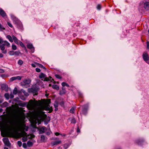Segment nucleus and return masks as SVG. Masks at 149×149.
Segmentation results:
<instances>
[{
	"label": "nucleus",
	"instance_id": "9d476101",
	"mask_svg": "<svg viewBox=\"0 0 149 149\" xmlns=\"http://www.w3.org/2000/svg\"><path fill=\"white\" fill-rule=\"evenodd\" d=\"M38 86H35L31 88V91L33 93H35V95H37V92L39 90Z\"/></svg>",
	"mask_w": 149,
	"mask_h": 149
},
{
	"label": "nucleus",
	"instance_id": "79ce46f5",
	"mask_svg": "<svg viewBox=\"0 0 149 149\" xmlns=\"http://www.w3.org/2000/svg\"><path fill=\"white\" fill-rule=\"evenodd\" d=\"M17 144H18V146L19 147H20L22 145V143L20 141H17Z\"/></svg>",
	"mask_w": 149,
	"mask_h": 149
},
{
	"label": "nucleus",
	"instance_id": "4d7b16f0",
	"mask_svg": "<svg viewBox=\"0 0 149 149\" xmlns=\"http://www.w3.org/2000/svg\"><path fill=\"white\" fill-rule=\"evenodd\" d=\"M36 70L37 72H40V71H41L40 69H39V68H37L36 69Z\"/></svg>",
	"mask_w": 149,
	"mask_h": 149
},
{
	"label": "nucleus",
	"instance_id": "b1692460",
	"mask_svg": "<svg viewBox=\"0 0 149 149\" xmlns=\"http://www.w3.org/2000/svg\"><path fill=\"white\" fill-rule=\"evenodd\" d=\"M15 128L13 125H12L9 130L10 132H12L13 131L15 130Z\"/></svg>",
	"mask_w": 149,
	"mask_h": 149
},
{
	"label": "nucleus",
	"instance_id": "864d4df0",
	"mask_svg": "<svg viewBox=\"0 0 149 149\" xmlns=\"http://www.w3.org/2000/svg\"><path fill=\"white\" fill-rule=\"evenodd\" d=\"M23 147L24 148H27V145L25 143H24L23 144Z\"/></svg>",
	"mask_w": 149,
	"mask_h": 149
},
{
	"label": "nucleus",
	"instance_id": "393cba45",
	"mask_svg": "<svg viewBox=\"0 0 149 149\" xmlns=\"http://www.w3.org/2000/svg\"><path fill=\"white\" fill-rule=\"evenodd\" d=\"M6 37L10 42H13V40L12 39V37L11 36L9 35H8Z\"/></svg>",
	"mask_w": 149,
	"mask_h": 149
},
{
	"label": "nucleus",
	"instance_id": "c9c22d12",
	"mask_svg": "<svg viewBox=\"0 0 149 149\" xmlns=\"http://www.w3.org/2000/svg\"><path fill=\"white\" fill-rule=\"evenodd\" d=\"M74 109L73 107L70 110V112L71 113H74Z\"/></svg>",
	"mask_w": 149,
	"mask_h": 149
},
{
	"label": "nucleus",
	"instance_id": "5fc2aeb1",
	"mask_svg": "<svg viewBox=\"0 0 149 149\" xmlns=\"http://www.w3.org/2000/svg\"><path fill=\"white\" fill-rule=\"evenodd\" d=\"M13 94L12 93H11L10 95V97L11 99H12L14 97V96L13 95Z\"/></svg>",
	"mask_w": 149,
	"mask_h": 149
},
{
	"label": "nucleus",
	"instance_id": "4468645a",
	"mask_svg": "<svg viewBox=\"0 0 149 149\" xmlns=\"http://www.w3.org/2000/svg\"><path fill=\"white\" fill-rule=\"evenodd\" d=\"M34 105V102L33 100H30L29 101V102L28 104V106L30 108H32Z\"/></svg>",
	"mask_w": 149,
	"mask_h": 149
},
{
	"label": "nucleus",
	"instance_id": "ea45409f",
	"mask_svg": "<svg viewBox=\"0 0 149 149\" xmlns=\"http://www.w3.org/2000/svg\"><path fill=\"white\" fill-rule=\"evenodd\" d=\"M19 43L20 45L22 47L24 48V47H25L24 44L22 42L19 41Z\"/></svg>",
	"mask_w": 149,
	"mask_h": 149
},
{
	"label": "nucleus",
	"instance_id": "a878e982",
	"mask_svg": "<svg viewBox=\"0 0 149 149\" xmlns=\"http://www.w3.org/2000/svg\"><path fill=\"white\" fill-rule=\"evenodd\" d=\"M17 93V89L16 87H15L13 91V94L14 95L16 94Z\"/></svg>",
	"mask_w": 149,
	"mask_h": 149
},
{
	"label": "nucleus",
	"instance_id": "69168bd1",
	"mask_svg": "<svg viewBox=\"0 0 149 149\" xmlns=\"http://www.w3.org/2000/svg\"><path fill=\"white\" fill-rule=\"evenodd\" d=\"M77 132H80V129H79V127H77Z\"/></svg>",
	"mask_w": 149,
	"mask_h": 149
},
{
	"label": "nucleus",
	"instance_id": "f3484780",
	"mask_svg": "<svg viewBox=\"0 0 149 149\" xmlns=\"http://www.w3.org/2000/svg\"><path fill=\"white\" fill-rule=\"evenodd\" d=\"M3 43L2 44V45L4 46H6L8 47H10V44L9 42H7L6 40H5L3 41Z\"/></svg>",
	"mask_w": 149,
	"mask_h": 149
},
{
	"label": "nucleus",
	"instance_id": "37998d69",
	"mask_svg": "<svg viewBox=\"0 0 149 149\" xmlns=\"http://www.w3.org/2000/svg\"><path fill=\"white\" fill-rule=\"evenodd\" d=\"M5 29V28L3 26L0 24V30H4Z\"/></svg>",
	"mask_w": 149,
	"mask_h": 149
},
{
	"label": "nucleus",
	"instance_id": "49530a36",
	"mask_svg": "<svg viewBox=\"0 0 149 149\" xmlns=\"http://www.w3.org/2000/svg\"><path fill=\"white\" fill-rule=\"evenodd\" d=\"M14 41L16 44L18 45L19 44V41L17 39L16 40H14Z\"/></svg>",
	"mask_w": 149,
	"mask_h": 149
},
{
	"label": "nucleus",
	"instance_id": "c756f323",
	"mask_svg": "<svg viewBox=\"0 0 149 149\" xmlns=\"http://www.w3.org/2000/svg\"><path fill=\"white\" fill-rule=\"evenodd\" d=\"M19 106L22 107H24L26 106V104L24 103H19Z\"/></svg>",
	"mask_w": 149,
	"mask_h": 149
},
{
	"label": "nucleus",
	"instance_id": "72a5a7b5",
	"mask_svg": "<svg viewBox=\"0 0 149 149\" xmlns=\"http://www.w3.org/2000/svg\"><path fill=\"white\" fill-rule=\"evenodd\" d=\"M12 48L13 50H15L17 49L16 46L13 44L12 45Z\"/></svg>",
	"mask_w": 149,
	"mask_h": 149
},
{
	"label": "nucleus",
	"instance_id": "39448f33",
	"mask_svg": "<svg viewBox=\"0 0 149 149\" xmlns=\"http://www.w3.org/2000/svg\"><path fill=\"white\" fill-rule=\"evenodd\" d=\"M143 58L144 60L146 63H149V56L146 52H144L143 54Z\"/></svg>",
	"mask_w": 149,
	"mask_h": 149
},
{
	"label": "nucleus",
	"instance_id": "e2e57ef3",
	"mask_svg": "<svg viewBox=\"0 0 149 149\" xmlns=\"http://www.w3.org/2000/svg\"><path fill=\"white\" fill-rule=\"evenodd\" d=\"M57 139H58V138L57 137L56 138H52L51 139L52 140H55Z\"/></svg>",
	"mask_w": 149,
	"mask_h": 149
},
{
	"label": "nucleus",
	"instance_id": "13d9d810",
	"mask_svg": "<svg viewBox=\"0 0 149 149\" xmlns=\"http://www.w3.org/2000/svg\"><path fill=\"white\" fill-rule=\"evenodd\" d=\"M27 138H23L22 139V141L23 142H24L26 141Z\"/></svg>",
	"mask_w": 149,
	"mask_h": 149
},
{
	"label": "nucleus",
	"instance_id": "6e6d98bb",
	"mask_svg": "<svg viewBox=\"0 0 149 149\" xmlns=\"http://www.w3.org/2000/svg\"><path fill=\"white\" fill-rule=\"evenodd\" d=\"M14 54L16 55H19V52L18 51L14 52Z\"/></svg>",
	"mask_w": 149,
	"mask_h": 149
},
{
	"label": "nucleus",
	"instance_id": "a19ab883",
	"mask_svg": "<svg viewBox=\"0 0 149 149\" xmlns=\"http://www.w3.org/2000/svg\"><path fill=\"white\" fill-rule=\"evenodd\" d=\"M15 79V77H13L11 78L10 79V81H12Z\"/></svg>",
	"mask_w": 149,
	"mask_h": 149
},
{
	"label": "nucleus",
	"instance_id": "4c0bfd02",
	"mask_svg": "<svg viewBox=\"0 0 149 149\" xmlns=\"http://www.w3.org/2000/svg\"><path fill=\"white\" fill-rule=\"evenodd\" d=\"M9 53L10 55H14V51H10Z\"/></svg>",
	"mask_w": 149,
	"mask_h": 149
},
{
	"label": "nucleus",
	"instance_id": "3c124183",
	"mask_svg": "<svg viewBox=\"0 0 149 149\" xmlns=\"http://www.w3.org/2000/svg\"><path fill=\"white\" fill-rule=\"evenodd\" d=\"M7 24L8 25V26L10 27L11 28L13 27V26L12 24L10 22H8L7 23Z\"/></svg>",
	"mask_w": 149,
	"mask_h": 149
},
{
	"label": "nucleus",
	"instance_id": "5701e85b",
	"mask_svg": "<svg viewBox=\"0 0 149 149\" xmlns=\"http://www.w3.org/2000/svg\"><path fill=\"white\" fill-rule=\"evenodd\" d=\"M41 140L43 142H45L46 140H47V138H46V139L45 136L43 135H42L41 136Z\"/></svg>",
	"mask_w": 149,
	"mask_h": 149
},
{
	"label": "nucleus",
	"instance_id": "423d86ee",
	"mask_svg": "<svg viewBox=\"0 0 149 149\" xmlns=\"http://www.w3.org/2000/svg\"><path fill=\"white\" fill-rule=\"evenodd\" d=\"M43 109L46 111H49V113H51L53 111V108L52 107H50L49 105H44L43 106Z\"/></svg>",
	"mask_w": 149,
	"mask_h": 149
},
{
	"label": "nucleus",
	"instance_id": "338daca9",
	"mask_svg": "<svg viewBox=\"0 0 149 149\" xmlns=\"http://www.w3.org/2000/svg\"><path fill=\"white\" fill-rule=\"evenodd\" d=\"M31 49V51L32 53H33L34 51V47H33L32 49Z\"/></svg>",
	"mask_w": 149,
	"mask_h": 149
},
{
	"label": "nucleus",
	"instance_id": "8fccbe9b",
	"mask_svg": "<svg viewBox=\"0 0 149 149\" xmlns=\"http://www.w3.org/2000/svg\"><path fill=\"white\" fill-rule=\"evenodd\" d=\"M23 93L24 94V95L26 96H27L29 95V94L27 93L25 91H24L23 92Z\"/></svg>",
	"mask_w": 149,
	"mask_h": 149
},
{
	"label": "nucleus",
	"instance_id": "f257e3e1",
	"mask_svg": "<svg viewBox=\"0 0 149 149\" xmlns=\"http://www.w3.org/2000/svg\"><path fill=\"white\" fill-rule=\"evenodd\" d=\"M35 116L38 120H44V123L45 125L47 124L50 120V117H47V115L45 114L44 112L42 111H39L37 112L35 114Z\"/></svg>",
	"mask_w": 149,
	"mask_h": 149
},
{
	"label": "nucleus",
	"instance_id": "2eb2a0df",
	"mask_svg": "<svg viewBox=\"0 0 149 149\" xmlns=\"http://www.w3.org/2000/svg\"><path fill=\"white\" fill-rule=\"evenodd\" d=\"M66 93V90L65 88L64 87H62V90L60 91L59 94L60 95H62L63 94H65Z\"/></svg>",
	"mask_w": 149,
	"mask_h": 149
},
{
	"label": "nucleus",
	"instance_id": "6e6552de",
	"mask_svg": "<svg viewBox=\"0 0 149 149\" xmlns=\"http://www.w3.org/2000/svg\"><path fill=\"white\" fill-rule=\"evenodd\" d=\"M3 141L6 146L8 147L10 146L11 144L8 138H3Z\"/></svg>",
	"mask_w": 149,
	"mask_h": 149
},
{
	"label": "nucleus",
	"instance_id": "412c9836",
	"mask_svg": "<svg viewBox=\"0 0 149 149\" xmlns=\"http://www.w3.org/2000/svg\"><path fill=\"white\" fill-rule=\"evenodd\" d=\"M70 145V144L69 143H66L63 145V146L65 149H67Z\"/></svg>",
	"mask_w": 149,
	"mask_h": 149
},
{
	"label": "nucleus",
	"instance_id": "de8ad7c7",
	"mask_svg": "<svg viewBox=\"0 0 149 149\" xmlns=\"http://www.w3.org/2000/svg\"><path fill=\"white\" fill-rule=\"evenodd\" d=\"M97 8L98 10H100L101 8V6L100 4H98L97 6Z\"/></svg>",
	"mask_w": 149,
	"mask_h": 149
},
{
	"label": "nucleus",
	"instance_id": "6ab92c4d",
	"mask_svg": "<svg viewBox=\"0 0 149 149\" xmlns=\"http://www.w3.org/2000/svg\"><path fill=\"white\" fill-rule=\"evenodd\" d=\"M45 104L46 105H49V104L51 103V99H48L46 100H45Z\"/></svg>",
	"mask_w": 149,
	"mask_h": 149
},
{
	"label": "nucleus",
	"instance_id": "a211bd4d",
	"mask_svg": "<svg viewBox=\"0 0 149 149\" xmlns=\"http://www.w3.org/2000/svg\"><path fill=\"white\" fill-rule=\"evenodd\" d=\"M46 127L45 126H43L39 130L40 134H42L45 132V129Z\"/></svg>",
	"mask_w": 149,
	"mask_h": 149
},
{
	"label": "nucleus",
	"instance_id": "bb28decb",
	"mask_svg": "<svg viewBox=\"0 0 149 149\" xmlns=\"http://www.w3.org/2000/svg\"><path fill=\"white\" fill-rule=\"evenodd\" d=\"M36 64L40 68H43V69L45 68V67L41 64H40L39 63H36Z\"/></svg>",
	"mask_w": 149,
	"mask_h": 149
},
{
	"label": "nucleus",
	"instance_id": "1a4fd4ad",
	"mask_svg": "<svg viewBox=\"0 0 149 149\" xmlns=\"http://www.w3.org/2000/svg\"><path fill=\"white\" fill-rule=\"evenodd\" d=\"M61 141L60 140H58L56 141H53L51 142V145L52 146L57 145L61 143Z\"/></svg>",
	"mask_w": 149,
	"mask_h": 149
},
{
	"label": "nucleus",
	"instance_id": "20e7f679",
	"mask_svg": "<svg viewBox=\"0 0 149 149\" xmlns=\"http://www.w3.org/2000/svg\"><path fill=\"white\" fill-rule=\"evenodd\" d=\"M88 105L89 104L88 103H87L82 106V110L81 111V113L82 114L86 115L87 113L88 109Z\"/></svg>",
	"mask_w": 149,
	"mask_h": 149
},
{
	"label": "nucleus",
	"instance_id": "bf43d9fd",
	"mask_svg": "<svg viewBox=\"0 0 149 149\" xmlns=\"http://www.w3.org/2000/svg\"><path fill=\"white\" fill-rule=\"evenodd\" d=\"M147 49H149V41L147 42Z\"/></svg>",
	"mask_w": 149,
	"mask_h": 149
},
{
	"label": "nucleus",
	"instance_id": "f8f14e48",
	"mask_svg": "<svg viewBox=\"0 0 149 149\" xmlns=\"http://www.w3.org/2000/svg\"><path fill=\"white\" fill-rule=\"evenodd\" d=\"M143 6L144 9L147 10H149V2H146L143 4Z\"/></svg>",
	"mask_w": 149,
	"mask_h": 149
},
{
	"label": "nucleus",
	"instance_id": "0eeeda50",
	"mask_svg": "<svg viewBox=\"0 0 149 149\" xmlns=\"http://www.w3.org/2000/svg\"><path fill=\"white\" fill-rule=\"evenodd\" d=\"M144 142L145 141L142 138H139L135 141V142L137 145L141 146Z\"/></svg>",
	"mask_w": 149,
	"mask_h": 149
},
{
	"label": "nucleus",
	"instance_id": "680f3d73",
	"mask_svg": "<svg viewBox=\"0 0 149 149\" xmlns=\"http://www.w3.org/2000/svg\"><path fill=\"white\" fill-rule=\"evenodd\" d=\"M55 134L56 136H58V135H62V134H60L58 132H56L55 133Z\"/></svg>",
	"mask_w": 149,
	"mask_h": 149
},
{
	"label": "nucleus",
	"instance_id": "f03ea898",
	"mask_svg": "<svg viewBox=\"0 0 149 149\" xmlns=\"http://www.w3.org/2000/svg\"><path fill=\"white\" fill-rule=\"evenodd\" d=\"M31 82V80L30 79H25L21 82L20 84L22 87L27 88L30 86V84Z\"/></svg>",
	"mask_w": 149,
	"mask_h": 149
},
{
	"label": "nucleus",
	"instance_id": "9b49d317",
	"mask_svg": "<svg viewBox=\"0 0 149 149\" xmlns=\"http://www.w3.org/2000/svg\"><path fill=\"white\" fill-rule=\"evenodd\" d=\"M1 88L2 90L7 91L8 90V87L7 85L6 84H3L1 85Z\"/></svg>",
	"mask_w": 149,
	"mask_h": 149
},
{
	"label": "nucleus",
	"instance_id": "052dcab7",
	"mask_svg": "<svg viewBox=\"0 0 149 149\" xmlns=\"http://www.w3.org/2000/svg\"><path fill=\"white\" fill-rule=\"evenodd\" d=\"M4 72V70L2 69H0V73H3Z\"/></svg>",
	"mask_w": 149,
	"mask_h": 149
},
{
	"label": "nucleus",
	"instance_id": "58836bf2",
	"mask_svg": "<svg viewBox=\"0 0 149 149\" xmlns=\"http://www.w3.org/2000/svg\"><path fill=\"white\" fill-rule=\"evenodd\" d=\"M55 76L58 79H61L62 78L58 74H56L55 75Z\"/></svg>",
	"mask_w": 149,
	"mask_h": 149
},
{
	"label": "nucleus",
	"instance_id": "4be33fe9",
	"mask_svg": "<svg viewBox=\"0 0 149 149\" xmlns=\"http://www.w3.org/2000/svg\"><path fill=\"white\" fill-rule=\"evenodd\" d=\"M52 88L54 89H56L57 90H58L59 89V87L58 86L55 85V84H54L52 86Z\"/></svg>",
	"mask_w": 149,
	"mask_h": 149
},
{
	"label": "nucleus",
	"instance_id": "c03bdc74",
	"mask_svg": "<svg viewBox=\"0 0 149 149\" xmlns=\"http://www.w3.org/2000/svg\"><path fill=\"white\" fill-rule=\"evenodd\" d=\"M25 126V125L24 124H22L21 125H19V127H22V129L23 130H24L25 129H24V127Z\"/></svg>",
	"mask_w": 149,
	"mask_h": 149
},
{
	"label": "nucleus",
	"instance_id": "c85d7f7f",
	"mask_svg": "<svg viewBox=\"0 0 149 149\" xmlns=\"http://www.w3.org/2000/svg\"><path fill=\"white\" fill-rule=\"evenodd\" d=\"M4 97L7 99H8L10 98V95L8 93H6L4 94Z\"/></svg>",
	"mask_w": 149,
	"mask_h": 149
},
{
	"label": "nucleus",
	"instance_id": "603ef678",
	"mask_svg": "<svg viewBox=\"0 0 149 149\" xmlns=\"http://www.w3.org/2000/svg\"><path fill=\"white\" fill-rule=\"evenodd\" d=\"M67 83L65 82H63L62 83V85L64 87L65 86H66V84Z\"/></svg>",
	"mask_w": 149,
	"mask_h": 149
},
{
	"label": "nucleus",
	"instance_id": "ddd939ff",
	"mask_svg": "<svg viewBox=\"0 0 149 149\" xmlns=\"http://www.w3.org/2000/svg\"><path fill=\"white\" fill-rule=\"evenodd\" d=\"M0 15L2 17L7 16V15L5 12L2 9L0 8Z\"/></svg>",
	"mask_w": 149,
	"mask_h": 149
},
{
	"label": "nucleus",
	"instance_id": "f704fd0d",
	"mask_svg": "<svg viewBox=\"0 0 149 149\" xmlns=\"http://www.w3.org/2000/svg\"><path fill=\"white\" fill-rule=\"evenodd\" d=\"M15 77V79H18V80H21L22 77H21L20 76H17Z\"/></svg>",
	"mask_w": 149,
	"mask_h": 149
},
{
	"label": "nucleus",
	"instance_id": "0e129e2a",
	"mask_svg": "<svg viewBox=\"0 0 149 149\" xmlns=\"http://www.w3.org/2000/svg\"><path fill=\"white\" fill-rule=\"evenodd\" d=\"M3 39L1 38H0V44H1L3 43Z\"/></svg>",
	"mask_w": 149,
	"mask_h": 149
},
{
	"label": "nucleus",
	"instance_id": "dca6fc26",
	"mask_svg": "<svg viewBox=\"0 0 149 149\" xmlns=\"http://www.w3.org/2000/svg\"><path fill=\"white\" fill-rule=\"evenodd\" d=\"M1 50L3 51L2 53L4 54H6L7 53V50H4L5 47L3 45H2L0 46Z\"/></svg>",
	"mask_w": 149,
	"mask_h": 149
},
{
	"label": "nucleus",
	"instance_id": "cd10ccee",
	"mask_svg": "<svg viewBox=\"0 0 149 149\" xmlns=\"http://www.w3.org/2000/svg\"><path fill=\"white\" fill-rule=\"evenodd\" d=\"M27 47L29 49H32L33 47L32 44H28L27 45Z\"/></svg>",
	"mask_w": 149,
	"mask_h": 149
},
{
	"label": "nucleus",
	"instance_id": "e433bc0d",
	"mask_svg": "<svg viewBox=\"0 0 149 149\" xmlns=\"http://www.w3.org/2000/svg\"><path fill=\"white\" fill-rule=\"evenodd\" d=\"M23 63V61L22 60H19L18 62V64L20 65H22Z\"/></svg>",
	"mask_w": 149,
	"mask_h": 149
},
{
	"label": "nucleus",
	"instance_id": "774afa93",
	"mask_svg": "<svg viewBox=\"0 0 149 149\" xmlns=\"http://www.w3.org/2000/svg\"><path fill=\"white\" fill-rule=\"evenodd\" d=\"M31 66L34 68H35L36 67V65L35 64L32 63L31 64Z\"/></svg>",
	"mask_w": 149,
	"mask_h": 149
},
{
	"label": "nucleus",
	"instance_id": "09e8293b",
	"mask_svg": "<svg viewBox=\"0 0 149 149\" xmlns=\"http://www.w3.org/2000/svg\"><path fill=\"white\" fill-rule=\"evenodd\" d=\"M12 37V38H12L13 40L14 41V40H16L17 39L16 38V37L15 36H14V35H13Z\"/></svg>",
	"mask_w": 149,
	"mask_h": 149
},
{
	"label": "nucleus",
	"instance_id": "7c9ffc66",
	"mask_svg": "<svg viewBox=\"0 0 149 149\" xmlns=\"http://www.w3.org/2000/svg\"><path fill=\"white\" fill-rule=\"evenodd\" d=\"M27 144L30 147L33 145V143L30 141H28L27 142Z\"/></svg>",
	"mask_w": 149,
	"mask_h": 149
},
{
	"label": "nucleus",
	"instance_id": "7ed1b4c3",
	"mask_svg": "<svg viewBox=\"0 0 149 149\" xmlns=\"http://www.w3.org/2000/svg\"><path fill=\"white\" fill-rule=\"evenodd\" d=\"M39 77L40 79H42V80L44 81H49L52 78L50 76L49 77H46V75L42 73H41L39 76Z\"/></svg>",
	"mask_w": 149,
	"mask_h": 149
},
{
	"label": "nucleus",
	"instance_id": "aec40b11",
	"mask_svg": "<svg viewBox=\"0 0 149 149\" xmlns=\"http://www.w3.org/2000/svg\"><path fill=\"white\" fill-rule=\"evenodd\" d=\"M8 103L6 102H4L2 104L0 105L1 107H6L8 106Z\"/></svg>",
	"mask_w": 149,
	"mask_h": 149
},
{
	"label": "nucleus",
	"instance_id": "a18cd8bd",
	"mask_svg": "<svg viewBox=\"0 0 149 149\" xmlns=\"http://www.w3.org/2000/svg\"><path fill=\"white\" fill-rule=\"evenodd\" d=\"M54 106L55 108L58 107V103L57 102H55V103L54 104Z\"/></svg>",
	"mask_w": 149,
	"mask_h": 149
},
{
	"label": "nucleus",
	"instance_id": "2f4dec72",
	"mask_svg": "<svg viewBox=\"0 0 149 149\" xmlns=\"http://www.w3.org/2000/svg\"><path fill=\"white\" fill-rule=\"evenodd\" d=\"M78 95L79 97L81 98H83V95L80 92H78Z\"/></svg>",
	"mask_w": 149,
	"mask_h": 149
},
{
	"label": "nucleus",
	"instance_id": "473e14b6",
	"mask_svg": "<svg viewBox=\"0 0 149 149\" xmlns=\"http://www.w3.org/2000/svg\"><path fill=\"white\" fill-rule=\"evenodd\" d=\"M76 122V121L74 118H72L71 121V123L73 124H75Z\"/></svg>",
	"mask_w": 149,
	"mask_h": 149
}]
</instances>
